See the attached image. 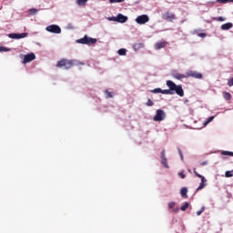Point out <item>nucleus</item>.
<instances>
[{"instance_id":"1","label":"nucleus","mask_w":233,"mask_h":233,"mask_svg":"<svg viewBox=\"0 0 233 233\" xmlns=\"http://www.w3.org/2000/svg\"><path fill=\"white\" fill-rule=\"evenodd\" d=\"M167 86H168L169 89H162L161 94H165L166 96H172L174 92L180 97H183L185 96V91H183V86L181 85H176L172 80L167 81Z\"/></svg>"},{"instance_id":"2","label":"nucleus","mask_w":233,"mask_h":233,"mask_svg":"<svg viewBox=\"0 0 233 233\" xmlns=\"http://www.w3.org/2000/svg\"><path fill=\"white\" fill-rule=\"evenodd\" d=\"M74 63H76V61L63 58L56 63V67L69 70V68H72V66H74Z\"/></svg>"},{"instance_id":"3","label":"nucleus","mask_w":233,"mask_h":233,"mask_svg":"<svg viewBox=\"0 0 233 233\" xmlns=\"http://www.w3.org/2000/svg\"><path fill=\"white\" fill-rule=\"evenodd\" d=\"M76 43L79 45H96V43H97V39L89 37L86 35L83 38L76 40Z\"/></svg>"},{"instance_id":"4","label":"nucleus","mask_w":233,"mask_h":233,"mask_svg":"<svg viewBox=\"0 0 233 233\" xmlns=\"http://www.w3.org/2000/svg\"><path fill=\"white\" fill-rule=\"evenodd\" d=\"M193 172H194L195 176H197V177L201 178V182H200L198 187L197 188V192H198V190H203V187H207V184H206L207 183V178H205V177H203L202 175L198 173L196 168H193Z\"/></svg>"},{"instance_id":"5","label":"nucleus","mask_w":233,"mask_h":233,"mask_svg":"<svg viewBox=\"0 0 233 233\" xmlns=\"http://www.w3.org/2000/svg\"><path fill=\"white\" fill-rule=\"evenodd\" d=\"M186 77H193L194 79H203V74L198 71L188 70L186 72Z\"/></svg>"},{"instance_id":"6","label":"nucleus","mask_w":233,"mask_h":233,"mask_svg":"<svg viewBox=\"0 0 233 233\" xmlns=\"http://www.w3.org/2000/svg\"><path fill=\"white\" fill-rule=\"evenodd\" d=\"M109 21H115L116 23H127L128 16H125L123 14H118L116 16L109 18Z\"/></svg>"},{"instance_id":"7","label":"nucleus","mask_w":233,"mask_h":233,"mask_svg":"<svg viewBox=\"0 0 233 233\" xmlns=\"http://www.w3.org/2000/svg\"><path fill=\"white\" fill-rule=\"evenodd\" d=\"M148 21H150V18L147 15H141L136 18V23H137V25H145L148 23Z\"/></svg>"},{"instance_id":"8","label":"nucleus","mask_w":233,"mask_h":233,"mask_svg":"<svg viewBox=\"0 0 233 233\" xmlns=\"http://www.w3.org/2000/svg\"><path fill=\"white\" fill-rule=\"evenodd\" d=\"M167 115L163 109H157L156 116L153 117L154 121H163Z\"/></svg>"},{"instance_id":"9","label":"nucleus","mask_w":233,"mask_h":233,"mask_svg":"<svg viewBox=\"0 0 233 233\" xmlns=\"http://www.w3.org/2000/svg\"><path fill=\"white\" fill-rule=\"evenodd\" d=\"M46 30L51 34H61V27L57 25H51L47 26Z\"/></svg>"},{"instance_id":"10","label":"nucleus","mask_w":233,"mask_h":233,"mask_svg":"<svg viewBox=\"0 0 233 233\" xmlns=\"http://www.w3.org/2000/svg\"><path fill=\"white\" fill-rule=\"evenodd\" d=\"M163 19H165V21H168L169 23H174L175 19H176V15L170 12H166L163 15H162Z\"/></svg>"},{"instance_id":"11","label":"nucleus","mask_w":233,"mask_h":233,"mask_svg":"<svg viewBox=\"0 0 233 233\" xmlns=\"http://www.w3.org/2000/svg\"><path fill=\"white\" fill-rule=\"evenodd\" d=\"M26 35H28L27 33H21V34L12 33L8 35V37H10V39H25Z\"/></svg>"},{"instance_id":"12","label":"nucleus","mask_w":233,"mask_h":233,"mask_svg":"<svg viewBox=\"0 0 233 233\" xmlns=\"http://www.w3.org/2000/svg\"><path fill=\"white\" fill-rule=\"evenodd\" d=\"M35 59V55L34 53L27 54L24 56L23 64L26 65V63H32Z\"/></svg>"},{"instance_id":"13","label":"nucleus","mask_w":233,"mask_h":233,"mask_svg":"<svg viewBox=\"0 0 233 233\" xmlns=\"http://www.w3.org/2000/svg\"><path fill=\"white\" fill-rule=\"evenodd\" d=\"M165 149L162 150L161 152V164L163 165V167H165V168H169V166H168V162H167V156L165 155Z\"/></svg>"},{"instance_id":"14","label":"nucleus","mask_w":233,"mask_h":233,"mask_svg":"<svg viewBox=\"0 0 233 233\" xmlns=\"http://www.w3.org/2000/svg\"><path fill=\"white\" fill-rule=\"evenodd\" d=\"M171 76H172V77H174V79H178V80L187 78V74L183 75V74H180L178 72H173L171 74Z\"/></svg>"},{"instance_id":"15","label":"nucleus","mask_w":233,"mask_h":233,"mask_svg":"<svg viewBox=\"0 0 233 233\" xmlns=\"http://www.w3.org/2000/svg\"><path fill=\"white\" fill-rule=\"evenodd\" d=\"M167 45H168V42L163 41V42H157L155 44L156 50H161V48H166Z\"/></svg>"},{"instance_id":"16","label":"nucleus","mask_w":233,"mask_h":233,"mask_svg":"<svg viewBox=\"0 0 233 233\" xmlns=\"http://www.w3.org/2000/svg\"><path fill=\"white\" fill-rule=\"evenodd\" d=\"M187 192H188V189L187 187H182L180 190L181 197L187 199V198H188V195H187Z\"/></svg>"},{"instance_id":"17","label":"nucleus","mask_w":233,"mask_h":233,"mask_svg":"<svg viewBox=\"0 0 233 233\" xmlns=\"http://www.w3.org/2000/svg\"><path fill=\"white\" fill-rule=\"evenodd\" d=\"M232 26H233L232 23L228 22L221 25V30H230Z\"/></svg>"},{"instance_id":"18","label":"nucleus","mask_w":233,"mask_h":233,"mask_svg":"<svg viewBox=\"0 0 233 233\" xmlns=\"http://www.w3.org/2000/svg\"><path fill=\"white\" fill-rule=\"evenodd\" d=\"M223 97L226 101H230V99H232V95L229 92L224 91Z\"/></svg>"},{"instance_id":"19","label":"nucleus","mask_w":233,"mask_h":233,"mask_svg":"<svg viewBox=\"0 0 233 233\" xmlns=\"http://www.w3.org/2000/svg\"><path fill=\"white\" fill-rule=\"evenodd\" d=\"M145 46V44L143 43H137L135 45H133V48L134 50H141V48H143Z\"/></svg>"},{"instance_id":"20","label":"nucleus","mask_w":233,"mask_h":233,"mask_svg":"<svg viewBox=\"0 0 233 233\" xmlns=\"http://www.w3.org/2000/svg\"><path fill=\"white\" fill-rule=\"evenodd\" d=\"M104 93L106 94V99H110V98L114 97V92L105 90Z\"/></svg>"},{"instance_id":"21","label":"nucleus","mask_w":233,"mask_h":233,"mask_svg":"<svg viewBox=\"0 0 233 233\" xmlns=\"http://www.w3.org/2000/svg\"><path fill=\"white\" fill-rule=\"evenodd\" d=\"M88 0H76V5L79 6H85Z\"/></svg>"},{"instance_id":"22","label":"nucleus","mask_w":233,"mask_h":233,"mask_svg":"<svg viewBox=\"0 0 233 233\" xmlns=\"http://www.w3.org/2000/svg\"><path fill=\"white\" fill-rule=\"evenodd\" d=\"M118 56H127V49L121 48L117 51Z\"/></svg>"},{"instance_id":"23","label":"nucleus","mask_w":233,"mask_h":233,"mask_svg":"<svg viewBox=\"0 0 233 233\" xmlns=\"http://www.w3.org/2000/svg\"><path fill=\"white\" fill-rule=\"evenodd\" d=\"M188 207H189L188 202H185V204L180 208V210H182V212H185V210H187Z\"/></svg>"},{"instance_id":"24","label":"nucleus","mask_w":233,"mask_h":233,"mask_svg":"<svg viewBox=\"0 0 233 233\" xmlns=\"http://www.w3.org/2000/svg\"><path fill=\"white\" fill-rule=\"evenodd\" d=\"M161 92H162V89L159 88V87L151 90V93H152V94H161Z\"/></svg>"},{"instance_id":"25","label":"nucleus","mask_w":233,"mask_h":233,"mask_svg":"<svg viewBox=\"0 0 233 233\" xmlns=\"http://www.w3.org/2000/svg\"><path fill=\"white\" fill-rule=\"evenodd\" d=\"M222 156H231L233 157V152L230 151H222Z\"/></svg>"},{"instance_id":"26","label":"nucleus","mask_w":233,"mask_h":233,"mask_svg":"<svg viewBox=\"0 0 233 233\" xmlns=\"http://www.w3.org/2000/svg\"><path fill=\"white\" fill-rule=\"evenodd\" d=\"M146 106H154V102L150 98H148L147 102L146 103Z\"/></svg>"},{"instance_id":"27","label":"nucleus","mask_w":233,"mask_h":233,"mask_svg":"<svg viewBox=\"0 0 233 233\" xmlns=\"http://www.w3.org/2000/svg\"><path fill=\"white\" fill-rule=\"evenodd\" d=\"M29 14L31 15H34L37 14V9H35V8L29 9Z\"/></svg>"},{"instance_id":"28","label":"nucleus","mask_w":233,"mask_h":233,"mask_svg":"<svg viewBox=\"0 0 233 233\" xmlns=\"http://www.w3.org/2000/svg\"><path fill=\"white\" fill-rule=\"evenodd\" d=\"M214 121V116H210L208 120L204 123L205 126L208 125V123H212Z\"/></svg>"},{"instance_id":"29","label":"nucleus","mask_w":233,"mask_h":233,"mask_svg":"<svg viewBox=\"0 0 233 233\" xmlns=\"http://www.w3.org/2000/svg\"><path fill=\"white\" fill-rule=\"evenodd\" d=\"M225 176H226V177H232L233 170L232 171H226Z\"/></svg>"},{"instance_id":"30","label":"nucleus","mask_w":233,"mask_h":233,"mask_svg":"<svg viewBox=\"0 0 233 233\" xmlns=\"http://www.w3.org/2000/svg\"><path fill=\"white\" fill-rule=\"evenodd\" d=\"M0 52H10L8 47L0 46Z\"/></svg>"},{"instance_id":"31","label":"nucleus","mask_w":233,"mask_h":233,"mask_svg":"<svg viewBox=\"0 0 233 233\" xmlns=\"http://www.w3.org/2000/svg\"><path fill=\"white\" fill-rule=\"evenodd\" d=\"M205 212V207H202L200 210L197 211V216H199L200 214H203Z\"/></svg>"},{"instance_id":"32","label":"nucleus","mask_w":233,"mask_h":233,"mask_svg":"<svg viewBox=\"0 0 233 233\" xmlns=\"http://www.w3.org/2000/svg\"><path fill=\"white\" fill-rule=\"evenodd\" d=\"M176 207V202H169L168 203V208H174Z\"/></svg>"},{"instance_id":"33","label":"nucleus","mask_w":233,"mask_h":233,"mask_svg":"<svg viewBox=\"0 0 233 233\" xmlns=\"http://www.w3.org/2000/svg\"><path fill=\"white\" fill-rule=\"evenodd\" d=\"M125 0H109V3H123Z\"/></svg>"},{"instance_id":"34","label":"nucleus","mask_w":233,"mask_h":233,"mask_svg":"<svg viewBox=\"0 0 233 233\" xmlns=\"http://www.w3.org/2000/svg\"><path fill=\"white\" fill-rule=\"evenodd\" d=\"M228 86H233V78H230V79L228 81Z\"/></svg>"},{"instance_id":"35","label":"nucleus","mask_w":233,"mask_h":233,"mask_svg":"<svg viewBox=\"0 0 233 233\" xmlns=\"http://www.w3.org/2000/svg\"><path fill=\"white\" fill-rule=\"evenodd\" d=\"M178 176L181 177V179H185V177H187V176L183 174V172L178 173Z\"/></svg>"},{"instance_id":"36","label":"nucleus","mask_w":233,"mask_h":233,"mask_svg":"<svg viewBox=\"0 0 233 233\" xmlns=\"http://www.w3.org/2000/svg\"><path fill=\"white\" fill-rule=\"evenodd\" d=\"M198 37H207V33H199Z\"/></svg>"},{"instance_id":"37","label":"nucleus","mask_w":233,"mask_h":233,"mask_svg":"<svg viewBox=\"0 0 233 233\" xmlns=\"http://www.w3.org/2000/svg\"><path fill=\"white\" fill-rule=\"evenodd\" d=\"M178 153H179L181 160L183 161V152H181L180 148H178Z\"/></svg>"},{"instance_id":"38","label":"nucleus","mask_w":233,"mask_h":233,"mask_svg":"<svg viewBox=\"0 0 233 233\" xmlns=\"http://www.w3.org/2000/svg\"><path fill=\"white\" fill-rule=\"evenodd\" d=\"M217 21L223 22V21H225V18L223 16H219L217 18Z\"/></svg>"},{"instance_id":"39","label":"nucleus","mask_w":233,"mask_h":233,"mask_svg":"<svg viewBox=\"0 0 233 233\" xmlns=\"http://www.w3.org/2000/svg\"><path fill=\"white\" fill-rule=\"evenodd\" d=\"M217 3H228V0H217Z\"/></svg>"},{"instance_id":"40","label":"nucleus","mask_w":233,"mask_h":233,"mask_svg":"<svg viewBox=\"0 0 233 233\" xmlns=\"http://www.w3.org/2000/svg\"><path fill=\"white\" fill-rule=\"evenodd\" d=\"M208 162L204 161V162L201 163V166H202V167H205V166L208 165Z\"/></svg>"},{"instance_id":"41","label":"nucleus","mask_w":233,"mask_h":233,"mask_svg":"<svg viewBox=\"0 0 233 233\" xmlns=\"http://www.w3.org/2000/svg\"><path fill=\"white\" fill-rule=\"evenodd\" d=\"M173 212H179V208L173 209Z\"/></svg>"},{"instance_id":"42","label":"nucleus","mask_w":233,"mask_h":233,"mask_svg":"<svg viewBox=\"0 0 233 233\" xmlns=\"http://www.w3.org/2000/svg\"><path fill=\"white\" fill-rule=\"evenodd\" d=\"M188 172H192V171H190V169H188Z\"/></svg>"}]
</instances>
